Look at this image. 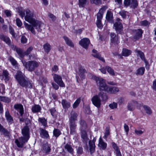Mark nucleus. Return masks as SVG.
<instances>
[{
    "label": "nucleus",
    "instance_id": "16",
    "mask_svg": "<svg viewBox=\"0 0 156 156\" xmlns=\"http://www.w3.org/2000/svg\"><path fill=\"white\" fill-rule=\"evenodd\" d=\"M0 39L6 43V44L10 46L12 45L11 44V41L9 38L2 34H0Z\"/></svg>",
    "mask_w": 156,
    "mask_h": 156
},
{
    "label": "nucleus",
    "instance_id": "4",
    "mask_svg": "<svg viewBox=\"0 0 156 156\" xmlns=\"http://www.w3.org/2000/svg\"><path fill=\"white\" fill-rule=\"evenodd\" d=\"M101 97L104 100L107 99L106 95L104 94L103 92H101L98 95L94 96L91 99V101L94 105L98 108H99L101 105V100L100 98Z\"/></svg>",
    "mask_w": 156,
    "mask_h": 156
},
{
    "label": "nucleus",
    "instance_id": "62",
    "mask_svg": "<svg viewBox=\"0 0 156 156\" xmlns=\"http://www.w3.org/2000/svg\"><path fill=\"white\" fill-rule=\"evenodd\" d=\"M96 24L98 28L100 29L102 28V25L101 23V20H97Z\"/></svg>",
    "mask_w": 156,
    "mask_h": 156
},
{
    "label": "nucleus",
    "instance_id": "34",
    "mask_svg": "<svg viewBox=\"0 0 156 156\" xmlns=\"http://www.w3.org/2000/svg\"><path fill=\"white\" fill-rule=\"evenodd\" d=\"M86 72V71L85 69H84L82 67H80L79 69V75L80 76V77L82 78H83L84 76V74Z\"/></svg>",
    "mask_w": 156,
    "mask_h": 156
},
{
    "label": "nucleus",
    "instance_id": "47",
    "mask_svg": "<svg viewBox=\"0 0 156 156\" xmlns=\"http://www.w3.org/2000/svg\"><path fill=\"white\" fill-rule=\"evenodd\" d=\"M80 101L81 99L80 98H79L78 99H77L73 104V108H76L78 106L79 103L80 102Z\"/></svg>",
    "mask_w": 156,
    "mask_h": 156
},
{
    "label": "nucleus",
    "instance_id": "44",
    "mask_svg": "<svg viewBox=\"0 0 156 156\" xmlns=\"http://www.w3.org/2000/svg\"><path fill=\"white\" fill-rule=\"evenodd\" d=\"M43 150L45 153H48L50 152L51 151V148L50 147L48 144H45L43 146Z\"/></svg>",
    "mask_w": 156,
    "mask_h": 156
},
{
    "label": "nucleus",
    "instance_id": "42",
    "mask_svg": "<svg viewBox=\"0 0 156 156\" xmlns=\"http://www.w3.org/2000/svg\"><path fill=\"white\" fill-rule=\"evenodd\" d=\"M50 111L53 117L56 118L57 117V112L55 108H53L50 109Z\"/></svg>",
    "mask_w": 156,
    "mask_h": 156
},
{
    "label": "nucleus",
    "instance_id": "48",
    "mask_svg": "<svg viewBox=\"0 0 156 156\" xmlns=\"http://www.w3.org/2000/svg\"><path fill=\"white\" fill-rule=\"evenodd\" d=\"M76 153L79 155L83 153V148L81 146H79L76 149Z\"/></svg>",
    "mask_w": 156,
    "mask_h": 156
},
{
    "label": "nucleus",
    "instance_id": "37",
    "mask_svg": "<svg viewBox=\"0 0 156 156\" xmlns=\"http://www.w3.org/2000/svg\"><path fill=\"white\" fill-rule=\"evenodd\" d=\"M138 5V3L137 0H131L130 7L134 9Z\"/></svg>",
    "mask_w": 156,
    "mask_h": 156
},
{
    "label": "nucleus",
    "instance_id": "22",
    "mask_svg": "<svg viewBox=\"0 0 156 156\" xmlns=\"http://www.w3.org/2000/svg\"><path fill=\"white\" fill-rule=\"evenodd\" d=\"M76 125L75 123H70L69 127L70 129V134L73 135L75 134L76 132Z\"/></svg>",
    "mask_w": 156,
    "mask_h": 156
},
{
    "label": "nucleus",
    "instance_id": "21",
    "mask_svg": "<svg viewBox=\"0 0 156 156\" xmlns=\"http://www.w3.org/2000/svg\"><path fill=\"white\" fill-rule=\"evenodd\" d=\"M5 117L7 121L11 124L13 122L12 117L10 115L9 110L7 109L5 112Z\"/></svg>",
    "mask_w": 156,
    "mask_h": 156
},
{
    "label": "nucleus",
    "instance_id": "35",
    "mask_svg": "<svg viewBox=\"0 0 156 156\" xmlns=\"http://www.w3.org/2000/svg\"><path fill=\"white\" fill-rule=\"evenodd\" d=\"M110 128L109 127H106L105 132L104 133V136H103V138L105 139H106L110 135Z\"/></svg>",
    "mask_w": 156,
    "mask_h": 156
},
{
    "label": "nucleus",
    "instance_id": "30",
    "mask_svg": "<svg viewBox=\"0 0 156 156\" xmlns=\"http://www.w3.org/2000/svg\"><path fill=\"white\" fill-rule=\"evenodd\" d=\"M65 148L71 154H73V149L72 148L71 146L68 144H67L65 146Z\"/></svg>",
    "mask_w": 156,
    "mask_h": 156
},
{
    "label": "nucleus",
    "instance_id": "23",
    "mask_svg": "<svg viewBox=\"0 0 156 156\" xmlns=\"http://www.w3.org/2000/svg\"><path fill=\"white\" fill-rule=\"evenodd\" d=\"M98 146L103 150L105 149L107 147V144L104 142L101 137H100L99 140Z\"/></svg>",
    "mask_w": 156,
    "mask_h": 156
},
{
    "label": "nucleus",
    "instance_id": "5",
    "mask_svg": "<svg viewBox=\"0 0 156 156\" xmlns=\"http://www.w3.org/2000/svg\"><path fill=\"white\" fill-rule=\"evenodd\" d=\"M94 78L99 90L101 91H106L107 90L108 86L106 84L105 80L101 77H95Z\"/></svg>",
    "mask_w": 156,
    "mask_h": 156
},
{
    "label": "nucleus",
    "instance_id": "36",
    "mask_svg": "<svg viewBox=\"0 0 156 156\" xmlns=\"http://www.w3.org/2000/svg\"><path fill=\"white\" fill-rule=\"evenodd\" d=\"M88 0H79V5L80 7H83L87 4Z\"/></svg>",
    "mask_w": 156,
    "mask_h": 156
},
{
    "label": "nucleus",
    "instance_id": "50",
    "mask_svg": "<svg viewBox=\"0 0 156 156\" xmlns=\"http://www.w3.org/2000/svg\"><path fill=\"white\" fill-rule=\"evenodd\" d=\"M90 1L91 3L96 5L101 4V0H90Z\"/></svg>",
    "mask_w": 156,
    "mask_h": 156
},
{
    "label": "nucleus",
    "instance_id": "27",
    "mask_svg": "<svg viewBox=\"0 0 156 156\" xmlns=\"http://www.w3.org/2000/svg\"><path fill=\"white\" fill-rule=\"evenodd\" d=\"M62 104L63 107L65 109L68 108L70 106V103L64 99L62 101Z\"/></svg>",
    "mask_w": 156,
    "mask_h": 156
},
{
    "label": "nucleus",
    "instance_id": "19",
    "mask_svg": "<svg viewBox=\"0 0 156 156\" xmlns=\"http://www.w3.org/2000/svg\"><path fill=\"white\" fill-rule=\"evenodd\" d=\"M40 136L42 138H47L49 137L48 133L46 130L41 128L40 129Z\"/></svg>",
    "mask_w": 156,
    "mask_h": 156
},
{
    "label": "nucleus",
    "instance_id": "20",
    "mask_svg": "<svg viewBox=\"0 0 156 156\" xmlns=\"http://www.w3.org/2000/svg\"><path fill=\"white\" fill-rule=\"evenodd\" d=\"M107 90L106 91L111 94H115L119 91L118 88L115 87H109L108 86Z\"/></svg>",
    "mask_w": 156,
    "mask_h": 156
},
{
    "label": "nucleus",
    "instance_id": "61",
    "mask_svg": "<svg viewBox=\"0 0 156 156\" xmlns=\"http://www.w3.org/2000/svg\"><path fill=\"white\" fill-rule=\"evenodd\" d=\"M2 132L3 134L5 136H9V132L4 128H3L1 131Z\"/></svg>",
    "mask_w": 156,
    "mask_h": 156
},
{
    "label": "nucleus",
    "instance_id": "2",
    "mask_svg": "<svg viewBox=\"0 0 156 156\" xmlns=\"http://www.w3.org/2000/svg\"><path fill=\"white\" fill-rule=\"evenodd\" d=\"M15 78L18 84L22 87L26 89H31L33 87L32 81L27 78L24 73L18 71L15 76Z\"/></svg>",
    "mask_w": 156,
    "mask_h": 156
},
{
    "label": "nucleus",
    "instance_id": "60",
    "mask_svg": "<svg viewBox=\"0 0 156 156\" xmlns=\"http://www.w3.org/2000/svg\"><path fill=\"white\" fill-rule=\"evenodd\" d=\"M33 48L31 46L29 47L24 52L25 55H27L29 54L30 52L33 50Z\"/></svg>",
    "mask_w": 156,
    "mask_h": 156
},
{
    "label": "nucleus",
    "instance_id": "63",
    "mask_svg": "<svg viewBox=\"0 0 156 156\" xmlns=\"http://www.w3.org/2000/svg\"><path fill=\"white\" fill-rule=\"evenodd\" d=\"M143 60L145 62L146 66V68L147 70H149V65L148 62L146 60L145 58L143 59Z\"/></svg>",
    "mask_w": 156,
    "mask_h": 156
},
{
    "label": "nucleus",
    "instance_id": "52",
    "mask_svg": "<svg viewBox=\"0 0 156 156\" xmlns=\"http://www.w3.org/2000/svg\"><path fill=\"white\" fill-rule=\"evenodd\" d=\"M48 16L51 19L52 21H55L56 20V18L53 14L51 13H48Z\"/></svg>",
    "mask_w": 156,
    "mask_h": 156
},
{
    "label": "nucleus",
    "instance_id": "58",
    "mask_svg": "<svg viewBox=\"0 0 156 156\" xmlns=\"http://www.w3.org/2000/svg\"><path fill=\"white\" fill-rule=\"evenodd\" d=\"M16 25L18 27H20L22 25V23L20 20L18 18H17L16 20Z\"/></svg>",
    "mask_w": 156,
    "mask_h": 156
},
{
    "label": "nucleus",
    "instance_id": "28",
    "mask_svg": "<svg viewBox=\"0 0 156 156\" xmlns=\"http://www.w3.org/2000/svg\"><path fill=\"white\" fill-rule=\"evenodd\" d=\"M144 131V129L138 128L135 129L134 130L135 134L138 136H140L143 134Z\"/></svg>",
    "mask_w": 156,
    "mask_h": 156
},
{
    "label": "nucleus",
    "instance_id": "25",
    "mask_svg": "<svg viewBox=\"0 0 156 156\" xmlns=\"http://www.w3.org/2000/svg\"><path fill=\"white\" fill-rule=\"evenodd\" d=\"M63 38L64 39L66 44L69 46L73 47L74 46V44L72 41L66 36H64Z\"/></svg>",
    "mask_w": 156,
    "mask_h": 156
},
{
    "label": "nucleus",
    "instance_id": "12",
    "mask_svg": "<svg viewBox=\"0 0 156 156\" xmlns=\"http://www.w3.org/2000/svg\"><path fill=\"white\" fill-rule=\"evenodd\" d=\"M120 20L119 18H117L114 24L115 28L117 32H120L122 28V25L120 22Z\"/></svg>",
    "mask_w": 156,
    "mask_h": 156
},
{
    "label": "nucleus",
    "instance_id": "7",
    "mask_svg": "<svg viewBox=\"0 0 156 156\" xmlns=\"http://www.w3.org/2000/svg\"><path fill=\"white\" fill-rule=\"evenodd\" d=\"M53 78L54 81L60 87H65V84L62 80V78L61 76L57 74H54L53 75Z\"/></svg>",
    "mask_w": 156,
    "mask_h": 156
},
{
    "label": "nucleus",
    "instance_id": "38",
    "mask_svg": "<svg viewBox=\"0 0 156 156\" xmlns=\"http://www.w3.org/2000/svg\"><path fill=\"white\" fill-rule=\"evenodd\" d=\"M108 72L111 75L115 76V74L114 71L111 67L109 66H106L105 67Z\"/></svg>",
    "mask_w": 156,
    "mask_h": 156
},
{
    "label": "nucleus",
    "instance_id": "29",
    "mask_svg": "<svg viewBox=\"0 0 156 156\" xmlns=\"http://www.w3.org/2000/svg\"><path fill=\"white\" fill-rule=\"evenodd\" d=\"M135 52L137 53V55H139L141 59L143 60L145 58L144 53L141 51L136 49Z\"/></svg>",
    "mask_w": 156,
    "mask_h": 156
},
{
    "label": "nucleus",
    "instance_id": "56",
    "mask_svg": "<svg viewBox=\"0 0 156 156\" xmlns=\"http://www.w3.org/2000/svg\"><path fill=\"white\" fill-rule=\"evenodd\" d=\"M9 60L13 66H16L17 65V62L13 58L11 57H10Z\"/></svg>",
    "mask_w": 156,
    "mask_h": 156
},
{
    "label": "nucleus",
    "instance_id": "49",
    "mask_svg": "<svg viewBox=\"0 0 156 156\" xmlns=\"http://www.w3.org/2000/svg\"><path fill=\"white\" fill-rule=\"evenodd\" d=\"M61 134L60 132L59 129H55L53 131V134L56 137H57Z\"/></svg>",
    "mask_w": 156,
    "mask_h": 156
},
{
    "label": "nucleus",
    "instance_id": "14",
    "mask_svg": "<svg viewBox=\"0 0 156 156\" xmlns=\"http://www.w3.org/2000/svg\"><path fill=\"white\" fill-rule=\"evenodd\" d=\"M11 48L16 52L20 57L22 58L25 55L24 53H23L22 50L21 49L16 48L14 45H11Z\"/></svg>",
    "mask_w": 156,
    "mask_h": 156
},
{
    "label": "nucleus",
    "instance_id": "13",
    "mask_svg": "<svg viewBox=\"0 0 156 156\" xmlns=\"http://www.w3.org/2000/svg\"><path fill=\"white\" fill-rule=\"evenodd\" d=\"M107 8V7L106 6H104L99 10L97 14V20H101L103 14Z\"/></svg>",
    "mask_w": 156,
    "mask_h": 156
},
{
    "label": "nucleus",
    "instance_id": "3",
    "mask_svg": "<svg viewBox=\"0 0 156 156\" xmlns=\"http://www.w3.org/2000/svg\"><path fill=\"white\" fill-rule=\"evenodd\" d=\"M23 136L15 140V143L19 147H22L24 144L27 142L30 138L29 129L27 126H25L22 129Z\"/></svg>",
    "mask_w": 156,
    "mask_h": 156
},
{
    "label": "nucleus",
    "instance_id": "11",
    "mask_svg": "<svg viewBox=\"0 0 156 156\" xmlns=\"http://www.w3.org/2000/svg\"><path fill=\"white\" fill-rule=\"evenodd\" d=\"M81 136L83 142L86 144H87L89 139L88 137L86 131L84 130H81Z\"/></svg>",
    "mask_w": 156,
    "mask_h": 156
},
{
    "label": "nucleus",
    "instance_id": "57",
    "mask_svg": "<svg viewBox=\"0 0 156 156\" xmlns=\"http://www.w3.org/2000/svg\"><path fill=\"white\" fill-rule=\"evenodd\" d=\"M141 25L144 26H146L148 25L150 23L148 21L146 20L141 21L140 22Z\"/></svg>",
    "mask_w": 156,
    "mask_h": 156
},
{
    "label": "nucleus",
    "instance_id": "9",
    "mask_svg": "<svg viewBox=\"0 0 156 156\" xmlns=\"http://www.w3.org/2000/svg\"><path fill=\"white\" fill-rule=\"evenodd\" d=\"M90 40L87 38L82 39L79 41V44L84 48H87L90 43Z\"/></svg>",
    "mask_w": 156,
    "mask_h": 156
},
{
    "label": "nucleus",
    "instance_id": "59",
    "mask_svg": "<svg viewBox=\"0 0 156 156\" xmlns=\"http://www.w3.org/2000/svg\"><path fill=\"white\" fill-rule=\"evenodd\" d=\"M27 39L26 37L24 36H22L21 38V43L22 44H24L27 43Z\"/></svg>",
    "mask_w": 156,
    "mask_h": 156
},
{
    "label": "nucleus",
    "instance_id": "53",
    "mask_svg": "<svg viewBox=\"0 0 156 156\" xmlns=\"http://www.w3.org/2000/svg\"><path fill=\"white\" fill-rule=\"evenodd\" d=\"M10 101V99L8 98L0 96V101L9 102Z\"/></svg>",
    "mask_w": 156,
    "mask_h": 156
},
{
    "label": "nucleus",
    "instance_id": "55",
    "mask_svg": "<svg viewBox=\"0 0 156 156\" xmlns=\"http://www.w3.org/2000/svg\"><path fill=\"white\" fill-rule=\"evenodd\" d=\"M109 106L112 109L116 108L117 107V103L114 102L112 104H110Z\"/></svg>",
    "mask_w": 156,
    "mask_h": 156
},
{
    "label": "nucleus",
    "instance_id": "45",
    "mask_svg": "<svg viewBox=\"0 0 156 156\" xmlns=\"http://www.w3.org/2000/svg\"><path fill=\"white\" fill-rule=\"evenodd\" d=\"M112 13L110 11L107 12L106 15V19L108 20H111L112 18Z\"/></svg>",
    "mask_w": 156,
    "mask_h": 156
},
{
    "label": "nucleus",
    "instance_id": "24",
    "mask_svg": "<svg viewBox=\"0 0 156 156\" xmlns=\"http://www.w3.org/2000/svg\"><path fill=\"white\" fill-rule=\"evenodd\" d=\"M2 76L5 81H8L9 79V73L6 70H3L2 72Z\"/></svg>",
    "mask_w": 156,
    "mask_h": 156
},
{
    "label": "nucleus",
    "instance_id": "46",
    "mask_svg": "<svg viewBox=\"0 0 156 156\" xmlns=\"http://www.w3.org/2000/svg\"><path fill=\"white\" fill-rule=\"evenodd\" d=\"M39 122L44 126H46L47 123L46 120L44 118H40L38 119Z\"/></svg>",
    "mask_w": 156,
    "mask_h": 156
},
{
    "label": "nucleus",
    "instance_id": "17",
    "mask_svg": "<svg viewBox=\"0 0 156 156\" xmlns=\"http://www.w3.org/2000/svg\"><path fill=\"white\" fill-rule=\"evenodd\" d=\"M14 108L17 110H19L21 116H22L24 113L23 106L20 104H15L14 106Z\"/></svg>",
    "mask_w": 156,
    "mask_h": 156
},
{
    "label": "nucleus",
    "instance_id": "15",
    "mask_svg": "<svg viewBox=\"0 0 156 156\" xmlns=\"http://www.w3.org/2000/svg\"><path fill=\"white\" fill-rule=\"evenodd\" d=\"M134 32L135 33V34L134 36V39L136 40H137L141 37L143 34V31L141 29H138L137 30H135Z\"/></svg>",
    "mask_w": 156,
    "mask_h": 156
},
{
    "label": "nucleus",
    "instance_id": "32",
    "mask_svg": "<svg viewBox=\"0 0 156 156\" xmlns=\"http://www.w3.org/2000/svg\"><path fill=\"white\" fill-rule=\"evenodd\" d=\"M41 110V107L38 105H36L33 106L32 108V112L34 113L37 112Z\"/></svg>",
    "mask_w": 156,
    "mask_h": 156
},
{
    "label": "nucleus",
    "instance_id": "31",
    "mask_svg": "<svg viewBox=\"0 0 156 156\" xmlns=\"http://www.w3.org/2000/svg\"><path fill=\"white\" fill-rule=\"evenodd\" d=\"M43 48L45 51L47 53H48L51 49L50 45L48 43H46L43 45Z\"/></svg>",
    "mask_w": 156,
    "mask_h": 156
},
{
    "label": "nucleus",
    "instance_id": "54",
    "mask_svg": "<svg viewBox=\"0 0 156 156\" xmlns=\"http://www.w3.org/2000/svg\"><path fill=\"white\" fill-rule=\"evenodd\" d=\"M131 2V0H124L123 2L124 6L127 7L130 5Z\"/></svg>",
    "mask_w": 156,
    "mask_h": 156
},
{
    "label": "nucleus",
    "instance_id": "40",
    "mask_svg": "<svg viewBox=\"0 0 156 156\" xmlns=\"http://www.w3.org/2000/svg\"><path fill=\"white\" fill-rule=\"evenodd\" d=\"M80 125L81 126L80 129L81 130H84L87 127L86 124L83 120H81L80 121Z\"/></svg>",
    "mask_w": 156,
    "mask_h": 156
},
{
    "label": "nucleus",
    "instance_id": "33",
    "mask_svg": "<svg viewBox=\"0 0 156 156\" xmlns=\"http://www.w3.org/2000/svg\"><path fill=\"white\" fill-rule=\"evenodd\" d=\"M122 55L125 56H128L130 55L131 53V51L128 49L124 48L122 51Z\"/></svg>",
    "mask_w": 156,
    "mask_h": 156
},
{
    "label": "nucleus",
    "instance_id": "51",
    "mask_svg": "<svg viewBox=\"0 0 156 156\" xmlns=\"http://www.w3.org/2000/svg\"><path fill=\"white\" fill-rule=\"evenodd\" d=\"M126 11L122 10L119 12V14L123 18H125L126 16Z\"/></svg>",
    "mask_w": 156,
    "mask_h": 156
},
{
    "label": "nucleus",
    "instance_id": "43",
    "mask_svg": "<svg viewBox=\"0 0 156 156\" xmlns=\"http://www.w3.org/2000/svg\"><path fill=\"white\" fill-rule=\"evenodd\" d=\"M144 71L145 68L144 67H141L137 69L136 74L142 75L144 74Z\"/></svg>",
    "mask_w": 156,
    "mask_h": 156
},
{
    "label": "nucleus",
    "instance_id": "26",
    "mask_svg": "<svg viewBox=\"0 0 156 156\" xmlns=\"http://www.w3.org/2000/svg\"><path fill=\"white\" fill-rule=\"evenodd\" d=\"M89 144L90 147V151L91 154L94 152L95 149V146L94 142H91V140L89 141Z\"/></svg>",
    "mask_w": 156,
    "mask_h": 156
},
{
    "label": "nucleus",
    "instance_id": "8",
    "mask_svg": "<svg viewBox=\"0 0 156 156\" xmlns=\"http://www.w3.org/2000/svg\"><path fill=\"white\" fill-rule=\"evenodd\" d=\"M110 41L112 44L115 45L118 44L119 43V41L117 35L114 33H111L110 34Z\"/></svg>",
    "mask_w": 156,
    "mask_h": 156
},
{
    "label": "nucleus",
    "instance_id": "10",
    "mask_svg": "<svg viewBox=\"0 0 156 156\" xmlns=\"http://www.w3.org/2000/svg\"><path fill=\"white\" fill-rule=\"evenodd\" d=\"M138 102L135 101L131 100L128 102L127 106L128 109L130 111H133L135 109V106H138Z\"/></svg>",
    "mask_w": 156,
    "mask_h": 156
},
{
    "label": "nucleus",
    "instance_id": "39",
    "mask_svg": "<svg viewBox=\"0 0 156 156\" xmlns=\"http://www.w3.org/2000/svg\"><path fill=\"white\" fill-rule=\"evenodd\" d=\"M92 55L101 61H102L103 62H105V61L104 58L101 57L99 54L98 53H97L96 54H92Z\"/></svg>",
    "mask_w": 156,
    "mask_h": 156
},
{
    "label": "nucleus",
    "instance_id": "18",
    "mask_svg": "<svg viewBox=\"0 0 156 156\" xmlns=\"http://www.w3.org/2000/svg\"><path fill=\"white\" fill-rule=\"evenodd\" d=\"M71 116L69 119L70 123H75V121L77 120L78 116L77 114L74 112H72L70 114Z\"/></svg>",
    "mask_w": 156,
    "mask_h": 156
},
{
    "label": "nucleus",
    "instance_id": "1",
    "mask_svg": "<svg viewBox=\"0 0 156 156\" xmlns=\"http://www.w3.org/2000/svg\"><path fill=\"white\" fill-rule=\"evenodd\" d=\"M18 12L22 18L24 17L25 20L31 24L24 23L25 27L27 29L30 30L34 34H36L34 29L38 32H41V27L44 24L41 21L36 19L33 11L27 9L24 11H23L19 9Z\"/></svg>",
    "mask_w": 156,
    "mask_h": 156
},
{
    "label": "nucleus",
    "instance_id": "6",
    "mask_svg": "<svg viewBox=\"0 0 156 156\" xmlns=\"http://www.w3.org/2000/svg\"><path fill=\"white\" fill-rule=\"evenodd\" d=\"M23 65L29 71L32 72L39 66V63L35 61H30L27 62L22 61Z\"/></svg>",
    "mask_w": 156,
    "mask_h": 156
},
{
    "label": "nucleus",
    "instance_id": "41",
    "mask_svg": "<svg viewBox=\"0 0 156 156\" xmlns=\"http://www.w3.org/2000/svg\"><path fill=\"white\" fill-rule=\"evenodd\" d=\"M143 108L145 110L146 113L148 115H150L152 113V111L150 107L146 105H144Z\"/></svg>",
    "mask_w": 156,
    "mask_h": 156
},
{
    "label": "nucleus",
    "instance_id": "64",
    "mask_svg": "<svg viewBox=\"0 0 156 156\" xmlns=\"http://www.w3.org/2000/svg\"><path fill=\"white\" fill-rule=\"evenodd\" d=\"M152 88L154 90L156 91V79L153 82Z\"/></svg>",
    "mask_w": 156,
    "mask_h": 156
}]
</instances>
